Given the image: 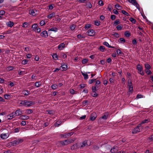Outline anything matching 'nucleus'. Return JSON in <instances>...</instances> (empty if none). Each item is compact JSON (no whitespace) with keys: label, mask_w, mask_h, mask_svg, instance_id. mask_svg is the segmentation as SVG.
I'll use <instances>...</instances> for the list:
<instances>
[{"label":"nucleus","mask_w":153,"mask_h":153,"mask_svg":"<svg viewBox=\"0 0 153 153\" xmlns=\"http://www.w3.org/2000/svg\"><path fill=\"white\" fill-rule=\"evenodd\" d=\"M51 88L53 89H56L58 88V85L56 84H54L51 85Z\"/></svg>","instance_id":"34"},{"label":"nucleus","mask_w":153,"mask_h":153,"mask_svg":"<svg viewBox=\"0 0 153 153\" xmlns=\"http://www.w3.org/2000/svg\"><path fill=\"white\" fill-rule=\"evenodd\" d=\"M100 6H102L103 5L104 3L102 0H100L98 2Z\"/></svg>","instance_id":"47"},{"label":"nucleus","mask_w":153,"mask_h":153,"mask_svg":"<svg viewBox=\"0 0 153 153\" xmlns=\"http://www.w3.org/2000/svg\"><path fill=\"white\" fill-rule=\"evenodd\" d=\"M86 85L85 84H81L79 85L81 88H83L86 87Z\"/></svg>","instance_id":"57"},{"label":"nucleus","mask_w":153,"mask_h":153,"mask_svg":"<svg viewBox=\"0 0 153 153\" xmlns=\"http://www.w3.org/2000/svg\"><path fill=\"white\" fill-rule=\"evenodd\" d=\"M78 148H79V146L78 145L77 143H75V144H74L71 147V149L72 150H74Z\"/></svg>","instance_id":"11"},{"label":"nucleus","mask_w":153,"mask_h":153,"mask_svg":"<svg viewBox=\"0 0 153 153\" xmlns=\"http://www.w3.org/2000/svg\"><path fill=\"white\" fill-rule=\"evenodd\" d=\"M91 26V25L90 24H87L85 25V29H88Z\"/></svg>","instance_id":"59"},{"label":"nucleus","mask_w":153,"mask_h":153,"mask_svg":"<svg viewBox=\"0 0 153 153\" xmlns=\"http://www.w3.org/2000/svg\"><path fill=\"white\" fill-rule=\"evenodd\" d=\"M69 141V140L68 139H67L64 140L60 141L59 142V143L62 146H64L69 144L70 142Z\"/></svg>","instance_id":"5"},{"label":"nucleus","mask_w":153,"mask_h":153,"mask_svg":"<svg viewBox=\"0 0 153 153\" xmlns=\"http://www.w3.org/2000/svg\"><path fill=\"white\" fill-rule=\"evenodd\" d=\"M69 140V142H70L69 143H73L75 140V138H73L71 139H68Z\"/></svg>","instance_id":"60"},{"label":"nucleus","mask_w":153,"mask_h":153,"mask_svg":"<svg viewBox=\"0 0 153 153\" xmlns=\"http://www.w3.org/2000/svg\"><path fill=\"white\" fill-rule=\"evenodd\" d=\"M97 117V115L96 113L93 112L91 114L90 119L91 121L94 120Z\"/></svg>","instance_id":"8"},{"label":"nucleus","mask_w":153,"mask_h":153,"mask_svg":"<svg viewBox=\"0 0 153 153\" xmlns=\"http://www.w3.org/2000/svg\"><path fill=\"white\" fill-rule=\"evenodd\" d=\"M128 1L130 3L135 6L137 9H139L140 8L139 5L137 3L136 0H128Z\"/></svg>","instance_id":"3"},{"label":"nucleus","mask_w":153,"mask_h":153,"mask_svg":"<svg viewBox=\"0 0 153 153\" xmlns=\"http://www.w3.org/2000/svg\"><path fill=\"white\" fill-rule=\"evenodd\" d=\"M140 128H139L138 127H136L135 128H134L132 131V133L134 134H136L138 132H140Z\"/></svg>","instance_id":"10"},{"label":"nucleus","mask_w":153,"mask_h":153,"mask_svg":"<svg viewBox=\"0 0 153 153\" xmlns=\"http://www.w3.org/2000/svg\"><path fill=\"white\" fill-rule=\"evenodd\" d=\"M7 116L10 117V118H8V120H11L13 118L16 117L15 116V115H14V114H12V113L8 115Z\"/></svg>","instance_id":"36"},{"label":"nucleus","mask_w":153,"mask_h":153,"mask_svg":"<svg viewBox=\"0 0 153 153\" xmlns=\"http://www.w3.org/2000/svg\"><path fill=\"white\" fill-rule=\"evenodd\" d=\"M20 129V128H16L13 130L14 132V133L18 132L19 131Z\"/></svg>","instance_id":"53"},{"label":"nucleus","mask_w":153,"mask_h":153,"mask_svg":"<svg viewBox=\"0 0 153 153\" xmlns=\"http://www.w3.org/2000/svg\"><path fill=\"white\" fill-rule=\"evenodd\" d=\"M6 25L10 27H12L14 25V23L11 21H9L6 23Z\"/></svg>","instance_id":"17"},{"label":"nucleus","mask_w":153,"mask_h":153,"mask_svg":"<svg viewBox=\"0 0 153 153\" xmlns=\"http://www.w3.org/2000/svg\"><path fill=\"white\" fill-rule=\"evenodd\" d=\"M11 95L8 94H5L4 95V96L5 99L6 100H9L11 98Z\"/></svg>","instance_id":"32"},{"label":"nucleus","mask_w":153,"mask_h":153,"mask_svg":"<svg viewBox=\"0 0 153 153\" xmlns=\"http://www.w3.org/2000/svg\"><path fill=\"white\" fill-rule=\"evenodd\" d=\"M96 80V79H89V84H91L93 83L94 82H95Z\"/></svg>","instance_id":"44"},{"label":"nucleus","mask_w":153,"mask_h":153,"mask_svg":"<svg viewBox=\"0 0 153 153\" xmlns=\"http://www.w3.org/2000/svg\"><path fill=\"white\" fill-rule=\"evenodd\" d=\"M145 67L146 69H150L151 68V66L149 64H145Z\"/></svg>","instance_id":"49"},{"label":"nucleus","mask_w":153,"mask_h":153,"mask_svg":"<svg viewBox=\"0 0 153 153\" xmlns=\"http://www.w3.org/2000/svg\"><path fill=\"white\" fill-rule=\"evenodd\" d=\"M46 112L49 114H52L54 113V111L53 110H47Z\"/></svg>","instance_id":"46"},{"label":"nucleus","mask_w":153,"mask_h":153,"mask_svg":"<svg viewBox=\"0 0 153 153\" xmlns=\"http://www.w3.org/2000/svg\"><path fill=\"white\" fill-rule=\"evenodd\" d=\"M88 59H84L82 60V63L83 64H85L87 63L88 62Z\"/></svg>","instance_id":"43"},{"label":"nucleus","mask_w":153,"mask_h":153,"mask_svg":"<svg viewBox=\"0 0 153 153\" xmlns=\"http://www.w3.org/2000/svg\"><path fill=\"white\" fill-rule=\"evenodd\" d=\"M81 73L82 75L83 76L85 79H88V75L87 74H85L82 72H81Z\"/></svg>","instance_id":"26"},{"label":"nucleus","mask_w":153,"mask_h":153,"mask_svg":"<svg viewBox=\"0 0 153 153\" xmlns=\"http://www.w3.org/2000/svg\"><path fill=\"white\" fill-rule=\"evenodd\" d=\"M33 112V110L31 109H28L26 110L25 113L27 114H31Z\"/></svg>","instance_id":"28"},{"label":"nucleus","mask_w":153,"mask_h":153,"mask_svg":"<svg viewBox=\"0 0 153 153\" xmlns=\"http://www.w3.org/2000/svg\"><path fill=\"white\" fill-rule=\"evenodd\" d=\"M150 119H145L141 121V124H143L146 123H148L150 122Z\"/></svg>","instance_id":"22"},{"label":"nucleus","mask_w":153,"mask_h":153,"mask_svg":"<svg viewBox=\"0 0 153 153\" xmlns=\"http://www.w3.org/2000/svg\"><path fill=\"white\" fill-rule=\"evenodd\" d=\"M40 24L41 26L44 25L45 24V22L44 20H42L40 22Z\"/></svg>","instance_id":"58"},{"label":"nucleus","mask_w":153,"mask_h":153,"mask_svg":"<svg viewBox=\"0 0 153 153\" xmlns=\"http://www.w3.org/2000/svg\"><path fill=\"white\" fill-rule=\"evenodd\" d=\"M118 41L120 43H123L125 42L126 41L125 39H119Z\"/></svg>","instance_id":"37"},{"label":"nucleus","mask_w":153,"mask_h":153,"mask_svg":"<svg viewBox=\"0 0 153 153\" xmlns=\"http://www.w3.org/2000/svg\"><path fill=\"white\" fill-rule=\"evenodd\" d=\"M27 26V23L26 22H25L23 24L22 27H26Z\"/></svg>","instance_id":"62"},{"label":"nucleus","mask_w":153,"mask_h":153,"mask_svg":"<svg viewBox=\"0 0 153 153\" xmlns=\"http://www.w3.org/2000/svg\"><path fill=\"white\" fill-rule=\"evenodd\" d=\"M145 71L148 75H150L152 74V72L150 70V69H145Z\"/></svg>","instance_id":"31"},{"label":"nucleus","mask_w":153,"mask_h":153,"mask_svg":"<svg viewBox=\"0 0 153 153\" xmlns=\"http://www.w3.org/2000/svg\"><path fill=\"white\" fill-rule=\"evenodd\" d=\"M124 34L125 36L127 38L129 37L131 35L130 33L128 30L126 31L125 32Z\"/></svg>","instance_id":"19"},{"label":"nucleus","mask_w":153,"mask_h":153,"mask_svg":"<svg viewBox=\"0 0 153 153\" xmlns=\"http://www.w3.org/2000/svg\"><path fill=\"white\" fill-rule=\"evenodd\" d=\"M20 104L21 105L24 106H30L35 103L34 102L31 101H27V100H21Z\"/></svg>","instance_id":"1"},{"label":"nucleus","mask_w":153,"mask_h":153,"mask_svg":"<svg viewBox=\"0 0 153 153\" xmlns=\"http://www.w3.org/2000/svg\"><path fill=\"white\" fill-rule=\"evenodd\" d=\"M13 114H14L15 116H18L21 115L22 114V111L20 110L19 108H18L16 111L14 112H12Z\"/></svg>","instance_id":"6"},{"label":"nucleus","mask_w":153,"mask_h":153,"mask_svg":"<svg viewBox=\"0 0 153 153\" xmlns=\"http://www.w3.org/2000/svg\"><path fill=\"white\" fill-rule=\"evenodd\" d=\"M129 20L133 24H135L136 22V20L132 17H130Z\"/></svg>","instance_id":"35"},{"label":"nucleus","mask_w":153,"mask_h":153,"mask_svg":"<svg viewBox=\"0 0 153 153\" xmlns=\"http://www.w3.org/2000/svg\"><path fill=\"white\" fill-rule=\"evenodd\" d=\"M38 25L37 24L35 23L33 24L32 26V27L33 28V30L35 31L36 30V28H37V27H38Z\"/></svg>","instance_id":"25"},{"label":"nucleus","mask_w":153,"mask_h":153,"mask_svg":"<svg viewBox=\"0 0 153 153\" xmlns=\"http://www.w3.org/2000/svg\"><path fill=\"white\" fill-rule=\"evenodd\" d=\"M22 93L25 95L27 96L29 94V91L27 90H24L23 91Z\"/></svg>","instance_id":"23"},{"label":"nucleus","mask_w":153,"mask_h":153,"mask_svg":"<svg viewBox=\"0 0 153 153\" xmlns=\"http://www.w3.org/2000/svg\"><path fill=\"white\" fill-rule=\"evenodd\" d=\"M8 136H7V134H1L0 135V137L1 138L3 139H5L7 138Z\"/></svg>","instance_id":"18"},{"label":"nucleus","mask_w":153,"mask_h":153,"mask_svg":"<svg viewBox=\"0 0 153 153\" xmlns=\"http://www.w3.org/2000/svg\"><path fill=\"white\" fill-rule=\"evenodd\" d=\"M117 54L119 55H120L121 56H123L124 55V53L121 51L120 49H118L116 51Z\"/></svg>","instance_id":"12"},{"label":"nucleus","mask_w":153,"mask_h":153,"mask_svg":"<svg viewBox=\"0 0 153 153\" xmlns=\"http://www.w3.org/2000/svg\"><path fill=\"white\" fill-rule=\"evenodd\" d=\"M58 30V29L56 27H52L50 29L48 30V31H53L55 32H56Z\"/></svg>","instance_id":"33"},{"label":"nucleus","mask_w":153,"mask_h":153,"mask_svg":"<svg viewBox=\"0 0 153 153\" xmlns=\"http://www.w3.org/2000/svg\"><path fill=\"white\" fill-rule=\"evenodd\" d=\"M85 6L89 8H91L92 7V5L90 2L87 1L85 2Z\"/></svg>","instance_id":"16"},{"label":"nucleus","mask_w":153,"mask_h":153,"mask_svg":"<svg viewBox=\"0 0 153 153\" xmlns=\"http://www.w3.org/2000/svg\"><path fill=\"white\" fill-rule=\"evenodd\" d=\"M30 14L32 16H34L36 15V13L35 11L33 10H30Z\"/></svg>","instance_id":"48"},{"label":"nucleus","mask_w":153,"mask_h":153,"mask_svg":"<svg viewBox=\"0 0 153 153\" xmlns=\"http://www.w3.org/2000/svg\"><path fill=\"white\" fill-rule=\"evenodd\" d=\"M121 12L123 14H124V15H125L126 16H129V14L127 12H126L125 10H122L121 11Z\"/></svg>","instance_id":"42"},{"label":"nucleus","mask_w":153,"mask_h":153,"mask_svg":"<svg viewBox=\"0 0 153 153\" xmlns=\"http://www.w3.org/2000/svg\"><path fill=\"white\" fill-rule=\"evenodd\" d=\"M65 44L64 43H62L59 44L58 46V48L60 50H62L64 48H65Z\"/></svg>","instance_id":"15"},{"label":"nucleus","mask_w":153,"mask_h":153,"mask_svg":"<svg viewBox=\"0 0 153 153\" xmlns=\"http://www.w3.org/2000/svg\"><path fill=\"white\" fill-rule=\"evenodd\" d=\"M60 56L63 58H67V56L64 53H61Z\"/></svg>","instance_id":"40"},{"label":"nucleus","mask_w":153,"mask_h":153,"mask_svg":"<svg viewBox=\"0 0 153 153\" xmlns=\"http://www.w3.org/2000/svg\"><path fill=\"white\" fill-rule=\"evenodd\" d=\"M41 35L42 37L46 38L48 36V33L45 30L42 32L41 34Z\"/></svg>","instance_id":"9"},{"label":"nucleus","mask_w":153,"mask_h":153,"mask_svg":"<svg viewBox=\"0 0 153 153\" xmlns=\"http://www.w3.org/2000/svg\"><path fill=\"white\" fill-rule=\"evenodd\" d=\"M133 91V87L128 88V92L129 93H131Z\"/></svg>","instance_id":"63"},{"label":"nucleus","mask_w":153,"mask_h":153,"mask_svg":"<svg viewBox=\"0 0 153 153\" xmlns=\"http://www.w3.org/2000/svg\"><path fill=\"white\" fill-rule=\"evenodd\" d=\"M88 141V140H85L83 141L82 143H80V145L79 146V147L80 148H83L85 146H88L87 143Z\"/></svg>","instance_id":"7"},{"label":"nucleus","mask_w":153,"mask_h":153,"mask_svg":"<svg viewBox=\"0 0 153 153\" xmlns=\"http://www.w3.org/2000/svg\"><path fill=\"white\" fill-rule=\"evenodd\" d=\"M123 27V26L122 25H117L116 27V28L117 29V30H120L122 29Z\"/></svg>","instance_id":"39"},{"label":"nucleus","mask_w":153,"mask_h":153,"mask_svg":"<svg viewBox=\"0 0 153 153\" xmlns=\"http://www.w3.org/2000/svg\"><path fill=\"white\" fill-rule=\"evenodd\" d=\"M34 85L37 87H39L41 85V83L40 82H37L35 83Z\"/></svg>","instance_id":"27"},{"label":"nucleus","mask_w":153,"mask_h":153,"mask_svg":"<svg viewBox=\"0 0 153 153\" xmlns=\"http://www.w3.org/2000/svg\"><path fill=\"white\" fill-rule=\"evenodd\" d=\"M92 89L93 92H95L97 90V89L96 86H92Z\"/></svg>","instance_id":"50"},{"label":"nucleus","mask_w":153,"mask_h":153,"mask_svg":"<svg viewBox=\"0 0 153 153\" xmlns=\"http://www.w3.org/2000/svg\"><path fill=\"white\" fill-rule=\"evenodd\" d=\"M61 67L63 69V71H66L68 69V66L64 64L63 65H62Z\"/></svg>","instance_id":"21"},{"label":"nucleus","mask_w":153,"mask_h":153,"mask_svg":"<svg viewBox=\"0 0 153 153\" xmlns=\"http://www.w3.org/2000/svg\"><path fill=\"white\" fill-rule=\"evenodd\" d=\"M137 69L138 71V73H140L141 75L143 76L144 74L143 71V69L141 66L138 64L137 66Z\"/></svg>","instance_id":"2"},{"label":"nucleus","mask_w":153,"mask_h":153,"mask_svg":"<svg viewBox=\"0 0 153 153\" xmlns=\"http://www.w3.org/2000/svg\"><path fill=\"white\" fill-rule=\"evenodd\" d=\"M113 13L115 14L118 15L119 13L118 11L115 9L113 10Z\"/></svg>","instance_id":"64"},{"label":"nucleus","mask_w":153,"mask_h":153,"mask_svg":"<svg viewBox=\"0 0 153 153\" xmlns=\"http://www.w3.org/2000/svg\"><path fill=\"white\" fill-rule=\"evenodd\" d=\"M120 20L119 19L117 20H116L114 21V25L116 26V25H117L119 24H120Z\"/></svg>","instance_id":"38"},{"label":"nucleus","mask_w":153,"mask_h":153,"mask_svg":"<svg viewBox=\"0 0 153 153\" xmlns=\"http://www.w3.org/2000/svg\"><path fill=\"white\" fill-rule=\"evenodd\" d=\"M108 115L106 114L102 116V118L104 120H106L108 118Z\"/></svg>","instance_id":"54"},{"label":"nucleus","mask_w":153,"mask_h":153,"mask_svg":"<svg viewBox=\"0 0 153 153\" xmlns=\"http://www.w3.org/2000/svg\"><path fill=\"white\" fill-rule=\"evenodd\" d=\"M68 133L61 134L60 136L63 138H67L69 137Z\"/></svg>","instance_id":"20"},{"label":"nucleus","mask_w":153,"mask_h":153,"mask_svg":"<svg viewBox=\"0 0 153 153\" xmlns=\"http://www.w3.org/2000/svg\"><path fill=\"white\" fill-rule=\"evenodd\" d=\"M28 61L26 59H24L22 61V63L23 65H25L27 63Z\"/></svg>","instance_id":"51"},{"label":"nucleus","mask_w":153,"mask_h":153,"mask_svg":"<svg viewBox=\"0 0 153 153\" xmlns=\"http://www.w3.org/2000/svg\"><path fill=\"white\" fill-rule=\"evenodd\" d=\"M20 119L22 120H27L29 119V117L26 115H22L20 117Z\"/></svg>","instance_id":"13"},{"label":"nucleus","mask_w":153,"mask_h":153,"mask_svg":"<svg viewBox=\"0 0 153 153\" xmlns=\"http://www.w3.org/2000/svg\"><path fill=\"white\" fill-rule=\"evenodd\" d=\"M58 55L56 53H54L52 56V57L55 60H56L58 59Z\"/></svg>","instance_id":"45"},{"label":"nucleus","mask_w":153,"mask_h":153,"mask_svg":"<svg viewBox=\"0 0 153 153\" xmlns=\"http://www.w3.org/2000/svg\"><path fill=\"white\" fill-rule=\"evenodd\" d=\"M117 146H114L110 150L111 153H115L117 151Z\"/></svg>","instance_id":"14"},{"label":"nucleus","mask_w":153,"mask_h":153,"mask_svg":"<svg viewBox=\"0 0 153 153\" xmlns=\"http://www.w3.org/2000/svg\"><path fill=\"white\" fill-rule=\"evenodd\" d=\"M55 13H52L48 15V18L50 19H51L53 17L55 16Z\"/></svg>","instance_id":"30"},{"label":"nucleus","mask_w":153,"mask_h":153,"mask_svg":"<svg viewBox=\"0 0 153 153\" xmlns=\"http://www.w3.org/2000/svg\"><path fill=\"white\" fill-rule=\"evenodd\" d=\"M12 143L13 146H16V145H18L19 144L17 140H16L13 141Z\"/></svg>","instance_id":"29"},{"label":"nucleus","mask_w":153,"mask_h":153,"mask_svg":"<svg viewBox=\"0 0 153 153\" xmlns=\"http://www.w3.org/2000/svg\"><path fill=\"white\" fill-rule=\"evenodd\" d=\"M103 44L109 48L110 47L109 46H110L107 42H104L103 43Z\"/></svg>","instance_id":"56"},{"label":"nucleus","mask_w":153,"mask_h":153,"mask_svg":"<svg viewBox=\"0 0 153 153\" xmlns=\"http://www.w3.org/2000/svg\"><path fill=\"white\" fill-rule=\"evenodd\" d=\"M99 49L101 51L103 52L105 49V47L104 46H101L100 47Z\"/></svg>","instance_id":"41"},{"label":"nucleus","mask_w":153,"mask_h":153,"mask_svg":"<svg viewBox=\"0 0 153 153\" xmlns=\"http://www.w3.org/2000/svg\"><path fill=\"white\" fill-rule=\"evenodd\" d=\"M54 6V5L53 4H52L49 5L48 6L49 9L50 10H52L53 9Z\"/></svg>","instance_id":"55"},{"label":"nucleus","mask_w":153,"mask_h":153,"mask_svg":"<svg viewBox=\"0 0 153 153\" xmlns=\"http://www.w3.org/2000/svg\"><path fill=\"white\" fill-rule=\"evenodd\" d=\"M94 24L96 25L99 26L100 25V22L97 20L95 21L94 22Z\"/></svg>","instance_id":"52"},{"label":"nucleus","mask_w":153,"mask_h":153,"mask_svg":"<svg viewBox=\"0 0 153 153\" xmlns=\"http://www.w3.org/2000/svg\"><path fill=\"white\" fill-rule=\"evenodd\" d=\"M95 31L93 30H88L86 33L87 35L90 36H93L95 34Z\"/></svg>","instance_id":"4"},{"label":"nucleus","mask_w":153,"mask_h":153,"mask_svg":"<svg viewBox=\"0 0 153 153\" xmlns=\"http://www.w3.org/2000/svg\"><path fill=\"white\" fill-rule=\"evenodd\" d=\"M115 7L118 10H120L122 8V7L120 5L118 4H117L115 5Z\"/></svg>","instance_id":"24"},{"label":"nucleus","mask_w":153,"mask_h":153,"mask_svg":"<svg viewBox=\"0 0 153 153\" xmlns=\"http://www.w3.org/2000/svg\"><path fill=\"white\" fill-rule=\"evenodd\" d=\"M114 37L118 38L119 37V35L118 33H115L113 34Z\"/></svg>","instance_id":"61"}]
</instances>
